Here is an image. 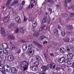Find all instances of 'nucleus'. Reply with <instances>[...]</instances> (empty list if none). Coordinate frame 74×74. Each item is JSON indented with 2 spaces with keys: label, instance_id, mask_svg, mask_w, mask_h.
<instances>
[{
  "label": "nucleus",
  "instance_id": "45",
  "mask_svg": "<svg viewBox=\"0 0 74 74\" xmlns=\"http://www.w3.org/2000/svg\"><path fill=\"white\" fill-rule=\"evenodd\" d=\"M5 73L4 71H2L0 70V74H4Z\"/></svg>",
  "mask_w": 74,
  "mask_h": 74
},
{
  "label": "nucleus",
  "instance_id": "23",
  "mask_svg": "<svg viewBox=\"0 0 74 74\" xmlns=\"http://www.w3.org/2000/svg\"><path fill=\"white\" fill-rule=\"evenodd\" d=\"M12 0H9L8 1H7L6 4V7H8V6L9 5V4H10Z\"/></svg>",
  "mask_w": 74,
  "mask_h": 74
},
{
  "label": "nucleus",
  "instance_id": "37",
  "mask_svg": "<svg viewBox=\"0 0 74 74\" xmlns=\"http://www.w3.org/2000/svg\"><path fill=\"white\" fill-rule=\"evenodd\" d=\"M0 58H1V59H4V55L3 54H2L0 56Z\"/></svg>",
  "mask_w": 74,
  "mask_h": 74
},
{
  "label": "nucleus",
  "instance_id": "63",
  "mask_svg": "<svg viewBox=\"0 0 74 74\" xmlns=\"http://www.w3.org/2000/svg\"><path fill=\"white\" fill-rule=\"evenodd\" d=\"M5 71L6 72H9V70L8 69H7L5 70Z\"/></svg>",
  "mask_w": 74,
  "mask_h": 74
},
{
  "label": "nucleus",
  "instance_id": "59",
  "mask_svg": "<svg viewBox=\"0 0 74 74\" xmlns=\"http://www.w3.org/2000/svg\"><path fill=\"white\" fill-rule=\"evenodd\" d=\"M56 7H57V8H58V7H59L60 6L59 5H56Z\"/></svg>",
  "mask_w": 74,
  "mask_h": 74
},
{
  "label": "nucleus",
  "instance_id": "3",
  "mask_svg": "<svg viewBox=\"0 0 74 74\" xmlns=\"http://www.w3.org/2000/svg\"><path fill=\"white\" fill-rule=\"evenodd\" d=\"M10 71L12 74H16L17 70L16 68L14 67H12L11 68Z\"/></svg>",
  "mask_w": 74,
  "mask_h": 74
},
{
  "label": "nucleus",
  "instance_id": "52",
  "mask_svg": "<svg viewBox=\"0 0 74 74\" xmlns=\"http://www.w3.org/2000/svg\"><path fill=\"white\" fill-rule=\"evenodd\" d=\"M3 51H0V55H3Z\"/></svg>",
  "mask_w": 74,
  "mask_h": 74
},
{
  "label": "nucleus",
  "instance_id": "44",
  "mask_svg": "<svg viewBox=\"0 0 74 74\" xmlns=\"http://www.w3.org/2000/svg\"><path fill=\"white\" fill-rule=\"evenodd\" d=\"M23 5L22 4H21L20 5V6L19 8L20 10H22V8H23Z\"/></svg>",
  "mask_w": 74,
  "mask_h": 74
},
{
  "label": "nucleus",
  "instance_id": "11",
  "mask_svg": "<svg viewBox=\"0 0 74 74\" xmlns=\"http://www.w3.org/2000/svg\"><path fill=\"white\" fill-rule=\"evenodd\" d=\"M10 20V17H8V16H6L4 17V19L3 20L4 22H7Z\"/></svg>",
  "mask_w": 74,
  "mask_h": 74
},
{
  "label": "nucleus",
  "instance_id": "42",
  "mask_svg": "<svg viewBox=\"0 0 74 74\" xmlns=\"http://www.w3.org/2000/svg\"><path fill=\"white\" fill-rule=\"evenodd\" d=\"M69 9H73V10H74V5H73L72 6H71L70 7H69V8H68Z\"/></svg>",
  "mask_w": 74,
  "mask_h": 74
},
{
  "label": "nucleus",
  "instance_id": "24",
  "mask_svg": "<svg viewBox=\"0 0 74 74\" xmlns=\"http://www.w3.org/2000/svg\"><path fill=\"white\" fill-rule=\"evenodd\" d=\"M33 20H34V17H31L29 18V19L28 20V21L29 22H31V21H32V22Z\"/></svg>",
  "mask_w": 74,
  "mask_h": 74
},
{
  "label": "nucleus",
  "instance_id": "56",
  "mask_svg": "<svg viewBox=\"0 0 74 74\" xmlns=\"http://www.w3.org/2000/svg\"><path fill=\"white\" fill-rule=\"evenodd\" d=\"M49 67H50V69H52V64H50V65Z\"/></svg>",
  "mask_w": 74,
  "mask_h": 74
},
{
  "label": "nucleus",
  "instance_id": "61",
  "mask_svg": "<svg viewBox=\"0 0 74 74\" xmlns=\"http://www.w3.org/2000/svg\"><path fill=\"white\" fill-rule=\"evenodd\" d=\"M49 11H52V9H51V8H49L48 9Z\"/></svg>",
  "mask_w": 74,
  "mask_h": 74
},
{
  "label": "nucleus",
  "instance_id": "15",
  "mask_svg": "<svg viewBox=\"0 0 74 74\" xmlns=\"http://www.w3.org/2000/svg\"><path fill=\"white\" fill-rule=\"evenodd\" d=\"M27 46H25V45L23 44L22 46V48L23 51H26L27 49Z\"/></svg>",
  "mask_w": 74,
  "mask_h": 74
},
{
  "label": "nucleus",
  "instance_id": "48",
  "mask_svg": "<svg viewBox=\"0 0 74 74\" xmlns=\"http://www.w3.org/2000/svg\"><path fill=\"white\" fill-rule=\"evenodd\" d=\"M69 61V59H66V60H65L64 61V62L65 63H67Z\"/></svg>",
  "mask_w": 74,
  "mask_h": 74
},
{
  "label": "nucleus",
  "instance_id": "12",
  "mask_svg": "<svg viewBox=\"0 0 74 74\" xmlns=\"http://www.w3.org/2000/svg\"><path fill=\"white\" fill-rule=\"evenodd\" d=\"M72 0H67V1L66 0H65V1L64 5L65 7H67V3H70L71 1Z\"/></svg>",
  "mask_w": 74,
  "mask_h": 74
},
{
  "label": "nucleus",
  "instance_id": "38",
  "mask_svg": "<svg viewBox=\"0 0 74 74\" xmlns=\"http://www.w3.org/2000/svg\"><path fill=\"white\" fill-rule=\"evenodd\" d=\"M24 16V22H26V21L27 20V18H26V16H25V15H23Z\"/></svg>",
  "mask_w": 74,
  "mask_h": 74
},
{
  "label": "nucleus",
  "instance_id": "31",
  "mask_svg": "<svg viewBox=\"0 0 74 74\" xmlns=\"http://www.w3.org/2000/svg\"><path fill=\"white\" fill-rule=\"evenodd\" d=\"M48 69H49V67L47 66H46V67L45 68V69L42 70V71H43H43H44V72H45L46 71L48 70Z\"/></svg>",
  "mask_w": 74,
  "mask_h": 74
},
{
  "label": "nucleus",
  "instance_id": "62",
  "mask_svg": "<svg viewBox=\"0 0 74 74\" xmlns=\"http://www.w3.org/2000/svg\"><path fill=\"white\" fill-rule=\"evenodd\" d=\"M71 15H74V13L72 12L71 13Z\"/></svg>",
  "mask_w": 74,
  "mask_h": 74
},
{
  "label": "nucleus",
  "instance_id": "5",
  "mask_svg": "<svg viewBox=\"0 0 74 74\" xmlns=\"http://www.w3.org/2000/svg\"><path fill=\"white\" fill-rule=\"evenodd\" d=\"M1 35H3V37H5V30L3 27H2L1 29Z\"/></svg>",
  "mask_w": 74,
  "mask_h": 74
},
{
  "label": "nucleus",
  "instance_id": "13",
  "mask_svg": "<svg viewBox=\"0 0 74 74\" xmlns=\"http://www.w3.org/2000/svg\"><path fill=\"white\" fill-rule=\"evenodd\" d=\"M60 49L61 53H64L66 52V50L64 49V47L61 48Z\"/></svg>",
  "mask_w": 74,
  "mask_h": 74
},
{
  "label": "nucleus",
  "instance_id": "47",
  "mask_svg": "<svg viewBox=\"0 0 74 74\" xmlns=\"http://www.w3.org/2000/svg\"><path fill=\"white\" fill-rule=\"evenodd\" d=\"M63 15H64V16H63V17H66V16H68V15H67V14H63Z\"/></svg>",
  "mask_w": 74,
  "mask_h": 74
},
{
  "label": "nucleus",
  "instance_id": "53",
  "mask_svg": "<svg viewBox=\"0 0 74 74\" xmlns=\"http://www.w3.org/2000/svg\"><path fill=\"white\" fill-rule=\"evenodd\" d=\"M31 4V5H30L31 8H33V7H34V5H33L32 4Z\"/></svg>",
  "mask_w": 74,
  "mask_h": 74
},
{
  "label": "nucleus",
  "instance_id": "16",
  "mask_svg": "<svg viewBox=\"0 0 74 74\" xmlns=\"http://www.w3.org/2000/svg\"><path fill=\"white\" fill-rule=\"evenodd\" d=\"M47 22V18H44L42 20L41 23L42 24L45 23Z\"/></svg>",
  "mask_w": 74,
  "mask_h": 74
},
{
  "label": "nucleus",
  "instance_id": "29",
  "mask_svg": "<svg viewBox=\"0 0 74 74\" xmlns=\"http://www.w3.org/2000/svg\"><path fill=\"white\" fill-rule=\"evenodd\" d=\"M45 38V36H41L39 38V39L41 41H42L43 39H44V38Z\"/></svg>",
  "mask_w": 74,
  "mask_h": 74
},
{
  "label": "nucleus",
  "instance_id": "17",
  "mask_svg": "<svg viewBox=\"0 0 74 74\" xmlns=\"http://www.w3.org/2000/svg\"><path fill=\"white\" fill-rule=\"evenodd\" d=\"M37 69H38V67L36 66H33L32 68V70L34 71H36L37 70Z\"/></svg>",
  "mask_w": 74,
  "mask_h": 74
},
{
  "label": "nucleus",
  "instance_id": "14",
  "mask_svg": "<svg viewBox=\"0 0 74 74\" xmlns=\"http://www.w3.org/2000/svg\"><path fill=\"white\" fill-rule=\"evenodd\" d=\"M16 48V46L14 45H11L10 46V49L11 50H14Z\"/></svg>",
  "mask_w": 74,
  "mask_h": 74
},
{
  "label": "nucleus",
  "instance_id": "51",
  "mask_svg": "<svg viewBox=\"0 0 74 74\" xmlns=\"http://www.w3.org/2000/svg\"><path fill=\"white\" fill-rule=\"evenodd\" d=\"M58 29H59V30H60V29H61V27L60 25H58Z\"/></svg>",
  "mask_w": 74,
  "mask_h": 74
},
{
  "label": "nucleus",
  "instance_id": "9",
  "mask_svg": "<svg viewBox=\"0 0 74 74\" xmlns=\"http://www.w3.org/2000/svg\"><path fill=\"white\" fill-rule=\"evenodd\" d=\"M2 47L3 48H4V49H7L8 47V46L7 44L5 43H2Z\"/></svg>",
  "mask_w": 74,
  "mask_h": 74
},
{
  "label": "nucleus",
  "instance_id": "64",
  "mask_svg": "<svg viewBox=\"0 0 74 74\" xmlns=\"http://www.w3.org/2000/svg\"><path fill=\"white\" fill-rule=\"evenodd\" d=\"M25 4V1H23L22 4L23 5H24V4Z\"/></svg>",
  "mask_w": 74,
  "mask_h": 74
},
{
  "label": "nucleus",
  "instance_id": "22",
  "mask_svg": "<svg viewBox=\"0 0 74 74\" xmlns=\"http://www.w3.org/2000/svg\"><path fill=\"white\" fill-rule=\"evenodd\" d=\"M36 60L37 61H40L41 60V57H40L39 56H37L36 57Z\"/></svg>",
  "mask_w": 74,
  "mask_h": 74
},
{
  "label": "nucleus",
  "instance_id": "36",
  "mask_svg": "<svg viewBox=\"0 0 74 74\" xmlns=\"http://www.w3.org/2000/svg\"><path fill=\"white\" fill-rule=\"evenodd\" d=\"M65 34H66V33H65V32L63 31L61 32V35L62 36H65Z\"/></svg>",
  "mask_w": 74,
  "mask_h": 74
},
{
  "label": "nucleus",
  "instance_id": "40",
  "mask_svg": "<svg viewBox=\"0 0 74 74\" xmlns=\"http://www.w3.org/2000/svg\"><path fill=\"white\" fill-rule=\"evenodd\" d=\"M19 29H18V28H17L15 32V34L18 33V32H19Z\"/></svg>",
  "mask_w": 74,
  "mask_h": 74
},
{
  "label": "nucleus",
  "instance_id": "58",
  "mask_svg": "<svg viewBox=\"0 0 74 74\" xmlns=\"http://www.w3.org/2000/svg\"><path fill=\"white\" fill-rule=\"evenodd\" d=\"M6 67L8 68V69H9V68H10V66L8 65H6Z\"/></svg>",
  "mask_w": 74,
  "mask_h": 74
},
{
  "label": "nucleus",
  "instance_id": "8",
  "mask_svg": "<svg viewBox=\"0 0 74 74\" xmlns=\"http://www.w3.org/2000/svg\"><path fill=\"white\" fill-rule=\"evenodd\" d=\"M47 2L48 3H50L49 4H50L49 5V7H52V5H53V4L55 3V1H52V0H48Z\"/></svg>",
  "mask_w": 74,
  "mask_h": 74
},
{
  "label": "nucleus",
  "instance_id": "55",
  "mask_svg": "<svg viewBox=\"0 0 74 74\" xmlns=\"http://www.w3.org/2000/svg\"><path fill=\"white\" fill-rule=\"evenodd\" d=\"M55 67H56V65H54L53 66V69H55Z\"/></svg>",
  "mask_w": 74,
  "mask_h": 74
},
{
  "label": "nucleus",
  "instance_id": "26",
  "mask_svg": "<svg viewBox=\"0 0 74 74\" xmlns=\"http://www.w3.org/2000/svg\"><path fill=\"white\" fill-rule=\"evenodd\" d=\"M3 52L4 54H5V55H7L8 53V51L7 50H3Z\"/></svg>",
  "mask_w": 74,
  "mask_h": 74
},
{
  "label": "nucleus",
  "instance_id": "35",
  "mask_svg": "<svg viewBox=\"0 0 74 74\" xmlns=\"http://www.w3.org/2000/svg\"><path fill=\"white\" fill-rule=\"evenodd\" d=\"M35 2H36V0H31L30 4H34V3H35Z\"/></svg>",
  "mask_w": 74,
  "mask_h": 74
},
{
  "label": "nucleus",
  "instance_id": "20",
  "mask_svg": "<svg viewBox=\"0 0 74 74\" xmlns=\"http://www.w3.org/2000/svg\"><path fill=\"white\" fill-rule=\"evenodd\" d=\"M34 22H33V23H32V28H34V29L37 26V23L36 22H35L34 23Z\"/></svg>",
  "mask_w": 74,
  "mask_h": 74
},
{
  "label": "nucleus",
  "instance_id": "50",
  "mask_svg": "<svg viewBox=\"0 0 74 74\" xmlns=\"http://www.w3.org/2000/svg\"><path fill=\"white\" fill-rule=\"evenodd\" d=\"M73 28V26L72 25H70L68 27L69 29H71Z\"/></svg>",
  "mask_w": 74,
  "mask_h": 74
},
{
  "label": "nucleus",
  "instance_id": "19",
  "mask_svg": "<svg viewBox=\"0 0 74 74\" xmlns=\"http://www.w3.org/2000/svg\"><path fill=\"white\" fill-rule=\"evenodd\" d=\"M8 38L10 40H14V39H15V36L12 35H9L8 36Z\"/></svg>",
  "mask_w": 74,
  "mask_h": 74
},
{
  "label": "nucleus",
  "instance_id": "33",
  "mask_svg": "<svg viewBox=\"0 0 74 74\" xmlns=\"http://www.w3.org/2000/svg\"><path fill=\"white\" fill-rule=\"evenodd\" d=\"M64 41L65 42H69L70 41V39L69 38H67L64 40Z\"/></svg>",
  "mask_w": 74,
  "mask_h": 74
},
{
  "label": "nucleus",
  "instance_id": "60",
  "mask_svg": "<svg viewBox=\"0 0 74 74\" xmlns=\"http://www.w3.org/2000/svg\"><path fill=\"white\" fill-rule=\"evenodd\" d=\"M72 67H73V68H74V63L73 62V63L72 64Z\"/></svg>",
  "mask_w": 74,
  "mask_h": 74
},
{
  "label": "nucleus",
  "instance_id": "21",
  "mask_svg": "<svg viewBox=\"0 0 74 74\" xmlns=\"http://www.w3.org/2000/svg\"><path fill=\"white\" fill-rule=\"evenodd\" d=\"M33 42L34 43V44H35L36 45H37V46H39L40 47H41V45H40V44L37 42L35 41H34Z\"/></svg>",
  "mask_w": 74,
  "mask_h": 74
},
{
  "label": "nucleus",
  "instance_id": "46",
  "mask_svg": "<svg viewBox=\"0 0 74 74\" xmlns=\"http://www.w3.org/2000/svg\"><path fill=\"white\" fill-rule=\"evenodd\" d=\"M73 48V45H70L69 46V49H72Z\"/></svg>",
  "mask_w": 74,
  "mask_h": 74
},
{
  "label": "nucleus",
  "instance_id": "10",
  "mask_svg": "<svg viewBox=\"0 0 74 74\" xmlns=\"http://www.w3.org/2000/svg\"><path fill=\"white\" fill-rule=\"evenodd\" d=\"M67 57L69 59H71L73 58V55L72 53H69L67 56Z\"/></svg>",
  "mask_w": 74,
  "mask_h": 74
},
{
  "label": "nucleus",
  "instance_id": "27",
  "mask_svg": "<svg viewBox=\"0 0 74 74\" xmlns=\"http://www.w3.org/2000/svg\"><path fill=\"white\" fill-rule=\"evenodd\" d=\"M34 64H35V66L38 67V66L39 65V62H38L36 61L34 62Z\"/></svg>",
  "mask_w": 74,
  "mask_h": 74
},
{
  "label": "nucleus",
  "instance_id": "1",
  "mask_svg": "<svg viewBox=\"0 0 74 74\" xmlns=\"http://www.w3.org/2000/svg\"><path fill=\"white\" fill-rule=\"evenodd\" d=\"M29 62L26 61L22 62L21 63L20 66L22 69H24V71L27 70L28 69Z\"/></svg>",
  "mask_w": 74,
  "mask_h": 74
},
{
  "label": "nucleus",
  "instance_id": "18",
  "mask_svg": "<svg viewBox=\"0 0 74 74\" xmlns=\"http://www.w3.org/2000/svg\"><path fill=\"white\" fill-rule=\"evenodd\" d=\"M32 47L33 45L32 44H29L28 46V50H32Z\"/></svg>",
  "mask_w": 74,
  "mask_h": 74
},
{
  "label": "nucleus",
  "instance_id": "41",
  "mask_svg": "<svg viewBox=\"0 0 74 74\" xmlns=\"http://www.w3.org/2000/svg\"><path fill=\"white\" fill-rule=\"evenodd\" d=\"M67 63L68 65H71L72 64V62L71 61H68V62Z\"/></svg>",
  "mask_w": 74,
  "mask_h": 74
},
{
  "label": "nucleus",
  "instance_id": "39",
  "mask_svg": "<svg viewBox=\"0 0 74 74\" xmlns=\"http://www.w3.org/2000/svg\"><path fill=\"white\" fill-rule=\"evenodd\" d=\"M47 65L42 66H41V69H42L43 70H44V69H45V67H47Z\"/></svg>",
  "mask_w": 74,
  "mask_h": 74
},
{
  "label": "nucleus",
  "instance_id": "28",
  "mask_svg": "<svg viewBox=\"0 0 74 74\" xmlns=\"http://www.w3.org/2000/svg\"><path fill=\"white\" fill-rule=\"evenodd\" d=\"M18 3V1L13 2L12 3V6H13V5H14L15 4H16Z\"/></svg>",
  "mask_w": 74,
  "mask_h": 74
},
{
  "label": "nucleus",
  "instance_id": "2",
  "mask_svg": "<svg viewBox=\"0 0 74 74\" xmlns=\"http://www.w3.org/2000/svg\"><path fill=\"white\" fill-rule=\"evenodd\" d=\"M14 60V56L12 55L9 56L8 57V61L11 62V61H12V60Z\"/></svg>",
  "mask_w": 74,
  "mask_h": 74
},
{
  "label": "nucleus",
  "instance_id": "30",
  "mask_svg": "<svg viewBox=\"0 0 74 74\" xmlns=\"http://www.w3.org/2000/svg\"><path fill=\"white\" fill-rule=\"evenodd\" d=\"M54 34H58V33L59 32V31L57 29H56L54 30Z\"/></svg>",
  "mask_w": 74,
  "mask_h": 74
},
{
  "label": "nucleus",
  "instance_id": "4",
  "mask_svg": "<svg viewBox=\"0 0 74 74\" xmlns=\"http://www.w3.org/2000/svg\"><path fill=\"white\" fill-rule=\"evenodd\" d=\"M29 51L28 53L29 55L31 56H33L34 55V49L28 50Z\"/></svg>",
  "mask_w": 74,
  "mask_h": 74
},
{
  "label": "nucleus",
  "instance_id": "6",
  "mask_svg": "<svg viewBox=\"0 0 74 74\" xmlns=\"http://www.w3.org/2000/svg\"><path fill=\"white\" fill-rule=\"evenodd\" d=\"M65 60V58L64 57H62L60 58V59L58 60V62L60 63H62L64 62Z\"/></svg>",
  "mask_w": 74,
  "mask_h": 74
},
{
  "label": "nucleus",
  "instance_id": "49",
  "mask_svg": "<svg viewBox=\"0 0 74 74\" xmlns=\"http://www.w3.org/2000/svg\"><path fill=\"white\" fill-rule=\"evenodd\" d=\"M21 49H18L17 51V53H21Z\"/></svg>",
  "mask_w": 74,
  "mask_h": 74
},
{
  "label": "nucleus",
  "instance_id": "34",
  "mask_svg": "<svg viewBox=\"0 0 74 74\" xmlns=\"http://www.w3.org/2000/svg\"><path fill=\"white\" fill-rule=\"evenodd\" d=\"M21 30L23 31V33L25 32L26 31L25 28L23 29V27H22L20 29Z\"/></svg>",
  "mask_w": 74,
  "mask_h": 74
},
{
  "label": "nucleus",
  "instance_id": "57",
  "mask_svg": "<svg viewBox=\"0 0 74 74\" xmlns=\"http://www.w3.org/2000/svg\"><path fill=\"white\" fill-rule=\"evenodd\" d=\"M45 43L46 44H47L48 43V42H47V41H44L43 43V44H45Z\"/></svg>",
  "mask_w": 74,
  "mask_h": 74
},
{
  "label": "nucleus",
  "instance_id": "43",
  "mask_svg": "<svg viewBox=\"0 0 74 74\" xmlns=\"http://www.w3.org/2000/svg\"><path fill=\"white\" fill-rule=\"evenodd\" d=\"M14 23H11V24H10V27H14Z\"/></svg>",
  "mask_w": 74,
  "mask_h": 74
},
{
  "label": "nucleus",
  "instance_id": "32",
  "mask_svg": "<svg viewBox=\"0 0 74 74\" xmlns=\"http://www.w3.org/2000/svg\"><path fill=\"white\" fill-rule=\"evenodd\" d=\"M4 68V65L0 63V70H1Z\"/></svg>",
  "mask_w": 74,
  "mask_h": 74
},
{
  "label": "nucleus",
  "instance_id": "25",
  "mask_svg": "<svg viewBox=\"0 0 74 74\" xmlns=\"http://www.w3.org/2000/svg\"><path fill=\"white\" fill-rule=\"evenodd\" d=\"M39 33L37 32H35L34 34V36L35 37H38V35H39Z\"/></svg>",
  "mask_w": 74,
  "mask_h": 74
},
{
  "label": "nucleus",
  "instance_id": "54",
  "mask_svg": "<svg viewBox=\"0 0 74 74\" xmlns=\"http://www.w3.org/2000/svg\"><path fill=\"white\" fill-rule=\"evenodd\" d=\"M56 70H57L58 71H59L60 70V68H56Z\"/></svg>",
  "mask_w": 74,
  "mask_h": 74
},
{
  "label": "nucleus",
  "instance_id": "7",
  "mask_svg": "<svg viewBox=\"0 0 74 74\" xmlns=\"http://www.w3.org/2000/svg\"><path fill=\"white\" fill-rule=\"evenodd\" d=\"M15 20L18 23H21V17H20L19 16H18L16 17L15 18Z\"/></svg>",
  "mask_w": 74,
  "mask_h": 74
}]
</instances>
